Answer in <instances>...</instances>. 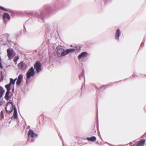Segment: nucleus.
I'll return each mask as SVG.
<instances>
[{
  "label": "nucleus",
  "instance_id": "1",
  "mask_svg": "<svg viewBox=\"0 0 146 146\" xmlns=\"http://www.w3.org/2000/svg\"><path fill=\"white\" fill-rule=\"evenodd\" d=\"M14 110V113L13 116L15 119H16L17 118V111L16 108L15 107H13V104L11 102H8L7 104L5 110L8 113H11Z\"/></svg>",
  "mask_w": 146,
  "mask_h": 146
},
{
  "label": "nucleus",
  "instance_id": "2",
  "mask_svg": "<svg viewBox=\"0 0 146 146\" xmlns=\"http://www.w3.org/2000/svg\"><path fill=\"white\" fill-rule=\"evenodd\" d=\"M74 49L71 48L64 50L62 48H60L58 49L57 53L59 56H63L70 53L74 52Z\"/></svg>",
  "mask_w": 146,
  "mask_h": 146
},
{
  "label": "nucleus",
  "instance_id": "3",
  "mask_svg": "<svg viewBox=\"0 0 146 146\" xmlns=\"http://www.w3.org/2000/svg\"><path fill=\"white\" fill-rule=\"evenodd\" d=\"M7 52L8 57L9 60L12 59L16 55L15 51L12 49H8L7 50Z\"/></svg>",
  "mask_w": 146,
  "mask_h": 146
},
{
  "label": "nucleus",
  "instance_id": "4",
  "mask_svg": "<svg viewBox=\"0 0 146 146\" xmlns=\"http://www.w3.org/2000/svg\"><path fill=\"white\" fill-rule=\"evenodd\" d=\"M35 74V70L33 67H32L29 69L26 74V76L28 79L30 78L31 76H34Z\"/></svg>",
  "mask_w": 146,
  "mask_h": 146
},
{
  "label": "nucleus",
  "instance_id": "5",
  "mask_svg": "<svg viewBox=\"0 0 146 146\" xmlns=\"http://www.w3.org/2000/svg\"><path fill=\"white\" fill-rule=\"evenodd\" d=\"M5 87L7 89V92L5 94V98L6 100H9L10 98V96L9 93L10 90V86L9 85H6Z\"/></svg>",
  "mask_w": 146,
  "mask_h": 146
},
{
  "label": "nucleus",
  "instance_id": "6",
  "mask_svg": "<svg viewBox=\"0 0 146 146\" xmlns=\"http://www.w3.org/2000/svg\"><path fill=\"white\" fill-rule=\"evenodd\" d=\"M41 64L38 61L36 62L34 65V67L37 73L39 72L41 70Z\"/></svg>",
  "mask_w": 146,
  "mask_h": 146
},
{
  "label": "nucleus",
  "instance_id": "7",
  "mask_svg": "<svg viewBox=\"0 0 146 146\" xmlns=\"http://www.w3.org/2000/svg\"><path fill=\"white\" fill-rule=\"evenodd\" d=\"M18 67L19 69L24 70L26 69L27 65L25 63L22 61L18 64Z\"/></svg>",
  "mask_w": 146,
  "mask_h": 146
},
{
  "label": "nucleus",
  "instance_id": "8",
  "mask_svg": "<svg viewBox=\"0 0 146 146\" xmlns=\"http://www.w3.org/2000/svg\"><path fill=\"white\" fill-rule=\"evenodd\" d=\"M38 135L37 134H35L34 131L32 130H29L28 132V137H31V138H34L36 137H37Z\"/></svg>",
  "mask_w": 146,
  "mask_h": 146
},
{
  "label": "nucleus",
  "instance_id": "9",
  "mask_svg": "<svg viewBox=\"0 0 146 146\" xmlns=\"http://www.w3.org/2000/svg\"><path fill=\"white\" fill-rule=\"evenodd\" d=\"M145 142L144 139L142 140L139 141H138L136 144L133 145V146H143Z\"/></svg>",
  "mask_w": 146,
  "mask_h": 146
},
{
  "label": "nucleus",
  "instance_id": "10",
  "mask_svg": "<svg viewBox=\"0 0 146 146\" xmlns=\"http://www.w3.org/2000/svg\"><path fill=\"white\" fill-rule=\"evenodd\" d=\"M23 79V75L22 74H20L18 77L17 80L16 82V84L17 85H19Z\"/></svg>",
  "mask_w": 146,
  "mask_h": 146
},
{
  "label": "nucleus",
  "instance_id": "11",
  "mask_svg": "<svg viewBox=\"0 0 146 146\" xmlns=\"http://www.w3.org/2000/svg\"><path fill=\"white\" fill-rule=\"evenodd\" d=\"M88 53L86 52H83L82 53L78 56V58L79 60L83 57H85L87 56Z\"/></svg>",
  "mask_w": 146,
  "mask_h": 146
},
{
  "label": "nucleus",
  "instance_id": "12",
  "mask_svg": "<svg viewBox=\"0 0 146 146\" xmlns=\"http://www.w3.org/2000/svg\"><path fill=\"white\" fill-rule=\"evenodd\" d=\"M120 34V31L119 29H118L117 30L115 33V38L116 39L118 40L119 39V37Z\"/></svg>",
  "mask_w": 146,
  "mask_h": 146
},
{
  "label": "nucleus",
  "instance_id": "13",
  "mask_svg": "<svg viewBox=\"0 0 146 146\" xmlns=\"http://www.w3.org/2000/svg\"><path fill=\"white\" fill-rule=\"evenodd\" d=\"M96 138L95 136H92L90 137H87V139L88 141H94L96 140Z\"/></svg>",
  "mask_w": 146,
  "mask_h": 146
},
{
  "label": "nucleus",
  "instance_id": "14",
  "mask_svg": "<svg viewBox=\"0 0 146 146\" xmlns=\"http://www.w3.org/2000/svg\"><path fill=\"white\" fill-rule=\"evenodd\" d=\"M3 19L7 18L8 19H10V17L8 13H4V14L3 16Z\"/></svg>",
  "mask_w": 146,
  "mask_h": 146
},
{
  "label": "nucleus",
  "instance_id": "15",
  "mask_svg": "<svg viewBox=\"0 0 146 146\" xmlns=\"http://www.w3.org/2000/svg\"><path fill=\"white\" fill-rule=\"evenodd\" d=\"M4 92V90H3V88L1 87H0V97H1L2 96Z\"/></svg>",
  "mask_w": 146,
  "mask_h": 146
},
{
  "label": "nucleus",
  "instance_id": "16",
  "mask_svg": "<svg viewBox=\"0 0 146 146\" xmlns=\"http://www.w3.org/2000/svg\"><path fill=\"white\" fill-rule=\"evenodd\" d=\"M15 83V81H14V80L12 78L10 79V83L7 85H9L10 86V85L11 84H14Z\"/></svg>",
  "mask_w": 146,
  "mask_h": 146
},
{
  "label": "nucleus",
  "instance_id": "17",
  "mask_svg": "<svg viewBox=\"0 0 146 146\" xmlns=\"http://www.w3.org/2000/svg\"><path fill=\"white\" fill-rule=\"evenodd\" d=\"M19 56H18L15 57L13 59V61L15 63V64H17V61L19 60Z\"/></svg>",
  "mask_w": 146,
  "mask_h": 146
},
{
  "label": "nucleus",
  "instance_id": "18",
  "mask_svg": "<svg viewBox=\"0 0 146 146\" xmlns=\"http://www.w3.org/2000/svg\"><path fill=\"white\" fill-rule=\"evenodd\" d=\"M0 8L1 9L3 10H4L5 11L6 10V9H5V8H4V7H2L1 6H0Z\"/></svg>",
  "mask_w": 146,
  "mask_h": 146
},
{
  "label": "nucleus",
  "instance_id": "19",
  "mask_svg": "<svg viewBox=\"0 0 146 146\" xmlns=\"http://www.w3.org/2000/svg\"><path fill=\"white\" fill-rule=\"evenodd\" d=\"M1 117H2L3 115V112L2 111H1Z\"/></svg>",
  "mask_w": 146,
  "mask_h": 146
},
{
  "label": "nucleus",
  "instance_id": "20",
  "mask_svg": "<svg viewBox=\"0 0 146 146\" xmlns=\"http://www.w3.org/2000/svg\"><path fill=\"white\" fill-rule=\"evenodd\" d=\"M17 78H16L14 80V81H15V82L16 81V80H17Z\"/></svg>",
  "mask_w": 146,
  "mask_h": 146
},
{
  "label": "nucleus",
  "instance_id": "21",
  "mask_svg": "<svg viewBox=\"0 0 146 146\" xmlns=\"http://www.w3.org/2000/svg\"><path fill=\"white\" fill-rule=\"evenodd\" d=\"M1 77L3 79V77L2 74L1 75Z\"/></svg>",
  "mask_w": 146,
  "mask_h": 146
},
{
  "label": "nucleus",
  "instance_id": "22",
  "mask_svg": "<svg viewBox=\"0 0 146 146\" xmlns=\"http://www.w3.org/2000/svg\"><path fill=\"white\" fill-rule=\"evenodd\" d=\"M145 134H146V133H145Z\"/></svg>",
  "mask_w": 146,
  "mask_h": 146
}]
</instances>
